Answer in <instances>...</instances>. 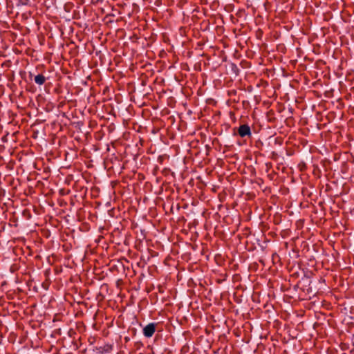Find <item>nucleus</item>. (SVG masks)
<instances>
[{
  "mask_svg": "<svg viewBox=\"0 0 354 354\" xmlns=\"http://www.w3.org/2000/svg\"><path fill=\"white\" fill-rule=\"evenodd\" d=\"M79 295L81 298L86 297V299L91 300L95 299L98 301H102L105 295L100 291L99 289H91L92 292L89 289H79Z\"/></svg>",
  "mask_w": 354,
  "mask_h": 354,
  "instance_id": "obj_1",
  "label": "nucleus"
},
{
  "mask_svg": "<svg viewBox=\"0 0 354 354\" xmlns=\"http://www.w3.org/2000/svg\"><path fill=\"white\" fill-rule=\"evenodd\" d=\"M156 324L155 323H150L147 324L144 328H143V334L146 337H151L153 336L156 331Z\"/></svg>",
  "mask_w": 354,
  "mask_h": 354,
  "instance_id": "obj_2",
  "label": "nucleus"
},
{
  "mask_svg": "<svg viewBox=\"0 0 354 354\" xmlns=\"http://www.w3.org/2000/svg\"><path fill=\"white\" fill-rule=\"evenodd\" d=\"M238 134L241 137L251 136L250 127L248 124L241 125L237 130Z\"/></svg>",
  "mask_w": 354,
  "mask_h": 354,
  "instance_id": "obj_3",
  "label": "nucleus"
},
{
  "mask_svg": "<svg viewBox=\"0 0 354 354\" xmlns=\"http://www.w3.org/2000/svg\"><path fill=\"white\" fill-rule=\"evenodd\" d=\"M45 81L46 77L41 74H39L35 77V82L38 85L44 84Z\"/></svg>",
  "mask_w": 354,
  "mask_h": 354,
  "instance_id": "obj_4",
  "label": "nucleus"
},
{
  "mask_svg": "<svg viewBox=\"0 0 354 354\" xmlns=\"http://www.w3.org/2000/svg\"><path fill=\"white\" fill-rule=\"evenodd\" d=\"M205 290H207V295H205V297H209V299L211 300V293H212V291H211V289H205Z\"/></svg>",
  "mask_w": 354,
  "mask_h": 354,
  "instance_id": "obj_5",
  "label": "nucleus"
},
{
  "mask_svg": "<svg viewBox=\"0 0 354 354\" xmlns=\"http://www.w3.org/2000/svg\"><path fill=\"white\" fill-rule=\"evenodd\" d=\"M107 348H105L104 351L109 352L111 349V346H107Z\"/></svg>",
  "mask_w": 354,
  "mask_h": 354,
  "instance_id": "obj_6",
  "label": "nucleus"
},
{
  "mask_svg": "<svg viewBox=\"0 0 354 354\" xmlns=\"http://www.w3.org/2000/svg\"><path fill=\"white\" fill-rule=\"evenodd\" d=\"M194 293V290L192 289L189 290V295H191L192 294Z\"/></svg>",
  "mask_w": 354,
  "mask_h": 354,
  "instance_id": "obj_7",
  "label": "nucleus"
},
{
  "mask_svg": "<svg viewBox=\"0 0 354 354\" xmlns=\"http://www.w3.org/2000/svg\"><path fill=\"white\" fill-rule=\"evenodd\" d=\"M252 297L253 298V300H254L255 299V293L254 292L252 294Z\"/></svg>",
  "mask_w": 354,
  "mask_h": 354,
  "instance_id": "obj_8",
  "label": "nucleus"
},
{
  "mask_svg": "<svg viewBox=\"0 0 354 354\" xmlns=\"http://www.w3.org/2000/svg\"><path fill=\"white\" fill-rule=\"evenodd\" d=\"M71 290H73V291H75V292H77V290H78V289H74V288H72V289H71Z\"/></svg>",
  "mask_w": 354,
  "mask_h": 354,
  "instance_id": "obj_9",
  "label": "nucleus"
},
{
  "mask_svg": "<svg viewBox=\"0 0 354 354\" xmlns=\"http://www.w3.org/2000/svg\"><path fill=\"white\" fill-rule=\"evenodd\" d=\"M317 291H314V292H313V295H315V294H317Z\"/></svg>",
  "mask_w": 354,
  "mask_h": 354,
  "instance_id": "obj_10",
  "label": "nucleus"
},
{
  "mask_svg": "<svg viewBox=\"0 0 354 354\" xmlns=\"http://www.w3.org/2000/svg\"><path fill=\"white\" fill-rule=\"evenodd\" d=\"M158 291H159V292H162V289L158 288Z\"/></svg>",
  "mask_w": 354,
  "mask_h": 354,
  "instance_id": "obj_11",
  "label": "nucleus"
},
{
  "mask_svg": "<svg viewBox=\"0 0 354 354\" xmlns=\"http://www.w3.org/2000/svg\"><path fill=\"white\" fill-rule=\"evenodd\" d=\"M307 290H308V291L310 290V292H313V291H312V290H313V289L307 288Z\"/></svg>",
  "mask_w": 354,
  "mask_h": 354,
  "instance_id": "obj_12",
  "label": "nucleus"
}]
</instances>
